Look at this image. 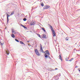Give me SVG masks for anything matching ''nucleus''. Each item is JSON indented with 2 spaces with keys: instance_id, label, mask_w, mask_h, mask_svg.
<instances>
[{
  "instance_id": "obj_2",
  "label": "nucleus",
  "mask_w": 80,
  "mask_h": 80,
  "mask_svg": "<svg viewBox=\"0 0 80 80\" xmlns=\"http://www.w3.org/2000/svg\"><path fill=\"white\" fill-rule=\"evenodd\" d=\"M49 26H50V28H51V30L52 33L53 37H55L56 36V34H55V31L54 30H53V27H52V26L50 25H49Z\"/></svg>"
},
{
  "instance_id": "obj_29",
  "label": "nucleus",
  "mask_w": 80,
  "mask_h": 80,
  "mask_svg": "<svg viewBox=\"0 0 80 80\" xmlns=\"http://www.w3.org/2000/svg\"><path fill=\"white\" fill-rule=\"evenodd\" d=\"M44 53H45V52H44Z\"/></svg>"
},
{
  "instance_id": "obj_12",
  "label": "nucleus",
  "mask_w": 80,
  "mask_h": 80,
  "mask_svg": "<svg viewBox=\"0 0 80 80\" xmlns=\"http://www.w3.org/2000/svg\"><path fill=\"white\" fill-rule=\"evenodd\" d=\"M11 37L12 38H15V35L13 33L11 34Z\"/></svg>"
},
{
  "instance_id": "obj_28",
  "label": "nucleus",
  "mask_w": 80,
  "mask_h": 80,
  "mask_svg": "<svg viewBox=\"0 0 80 80\" xmlns=\"http://www.w3.org/2000/svg\"><path fill=\"white\" fill-rule=\"evenodd\" d=\"M79 72H80V69H79Z\"/></svg>"
},
{
  "instance_id": "obj_15",
  "label": "nucleus",
  "mask_w": 80,
  "mask_h": 80,
  "mask_svg": "<svg viewBox=\"0 0 80 80\" xmlns=\"http://www.w3.org/2000/svg\"><path fill=\"white\" fill-rule=\"evenodd\" d=\"M68 59H69V58H66V61H68Z\"/></svg>"
},
{
  "instance_id": "obj_11",
  "label": "nucleus",
  "mask_w": 80,
  "mask_h": 80,
  "mask_svg": "<svg viewBox=\"0 0 80 80\" xmlns=\"http://www.w3.org/2000/svg\"><path fill=\"white\" fill-rule=\"evenodd\" d=\"M20 43H21V44H22V45H25V43H23V42L22 41H20Z\"/></svg>"
},
{
  "instance_id": "obj_19",
  "label": "nucleus",
  "mask_w": 80,
  "mask_h": 80,
  "mask_svg": "<svg viewBox=\"0 0 80 80\" xmlns=\"http://www.w3.org/2000/svg\"><path fill=\"white\" fill-rule=\"evenodd\" d=\"M65 39L66 41H68V38H66Z\"/></svg>"
},
{
  "instance_id": "obj_21",
  "label": "nucleus",
  "mask_w": 80,
  "mask_h": 80,
  "mask_svg": "<svg viewBox=\"0 0 80 80\" xmlns=\"http://www.w3.org/2000/svg\"><path fill=\"white\" fill-rule=\"evenodd\" d=\"M40 48H42V44H40Z\"/></svg>"
},
{
  "instance_id": "obj_25",
  "label": "nucleus",
  "mask_w": 80,
  "mask_h": 80,
  "mask_svg": "<svg viewBox=\"0 0 80 80\" xmlns=\"http://www.w3.org/2000/svg\"><path fill=\"white\" fill-rule=\"evenodd\" d=\"M23 20H24V21H26V20H27V19H26V18H24L23 19Z\"/></svg>"
},
{
  "instance_id": "obj_8",
  "label": "nucleus",
  "mask_w": 80,
  "mask_h": 80,
  "mask_svg": "<svg viewBox=\"0 0 80 80\" xmlns=\"http://www.w3.org/2000/svg\"><path fill=\"white\" fill-rule=\"evenodd\" d=\"M6 53L7 54V55H9V51H8V50H7L6 51Z\"/></svg>"
},
{
  "instance_id": "obj_18",
  "label": "nucleus",
  "mask_w": 80,
  "mask_h": 80,
  "mask_svg": "<svg viewBox=\"0 0 80 80\" xmlns=\"http://www.w3.org/2000/svg\"><path fill=\"white\" fill-rule=\"evenodd\" d=\"M14 13V11H13L11 14V15H13Z\"/></svg>"
},
{
  "instance_id": "obj_5",
  "label": "nucleus",
  "mask_w": 80,
  "mask_h": 80,
  "mask_svg": "<svg viewBox=\"0 0 80 80\" xmlns=\"http://www.w3.org/2000/svg\"><path fill=\"white\" fill-rule=\"evenodd\" d=\"M50 7L48 5H46L44 6V8H43V9H47V8H49Z\"/></svg>"
},
{
  "instance_id": "obj_6",
  "label": "nucleus",
  "mask_w": 80,
  "mask_h": 80,
  "mask_svg": "<svg viewBox=\"0 0 80 80\" xmlns=\"http://www.w3.org/2000/svg\"><path fill=\"white\" fill-rule=\"evenodd\" d=\"M7 22H8V17H10V16L8 15V13H7Z\"/></svg>"
},
{
  "instance_id": "obj_22",
  "label": "nucleus",
  "mask_w": 80,
  "mask_h": 80,
  "mask_svg": "<svg viewBox=\"0 0 80 80\" xmlns=\"http://www.w3.org/2000/svg\"><path fill=\"white\" fill-rule=\"evenodd\" d=\"M41 6H42V7H43V6H44V4H43V3H42L41 4Z\"/></svg>"
},
{
  "instance_id": "obj_9",
  "label": "nucleus",
  "mask_w": 80,
  "mask_h": 80,
  "mask_svg": "<svg viewBox=\"0 0 80 80\" xmlns=\"http://www.w3.org/2000/svg\"><path fill=\"white\" fill-rule=\"evenodd\" d=\"M40 51L41 52H42V53H43V48H40Z\"/></svg>"
},
{
  "instance_id": "obj_27",
  "label": "nucleus",
  "mask_w": 80,
  "mask_h": 80,
  "mask_svg": "<svg viewBox=\"0 0 80 80\" xmlns=\"http://www.w3.org/2000/svg\"><path fill=\"white\" fill-rule=\"evenodd\" d=\"M28 42H29V41H28Z\"/></svg>"
},
{
  "instance_id": "obj_16",
  "label": "nucleus",
  "mask_w": 80,
  "mask_h": 80,
  "mask_svg": "<svg viewBox=\"0 0 80 80\" xmlns=\"http://www.w3.org/2000/svg\"><path fill=\"white\" fill-rule=\"evenodd\" d=\"M73 60V58H72L70 60H69V61L70 62H72Z\"/></svg>"
},
{
  "instance_id": "obj_24",
  "label": "nucleus",
  "mask_w": 80,
  "mask_h": 80,
  "mask_svg": "<svg viewBox=\"0 0 80 80\" xmlns=\"http://www.w3.org/2000/svg\"><path fill=\"white\" fill-rule=\"evenodd\" d=\"M38 37H41V36H40V35L39 34H38Z\"/></svg>"
},
{
  "instance_id": "obj_10",
  "label": "nucleus",
  "mask_w": 80,
  "mask_h": 80,
  "mask_svg": "<svg viewBox=\"0 0 80 80\" xmlns=\"http://www.w3.org/2000/svg\"><path fill=\"white\" fill-rule=\"evenodd\" d=\"M42 30H43V32H46V31H45V29H44V28H42Z\"/></svg>"
},
{
  "instance_id": "obj_20",
  "label": "nucleus",
  "mask_w": 80,
  "mask_h": 80,
  "mask_svg": "<svg viewBox=\"0 0 80 80\" xmlns=\"http://www.w3.org/2000/svg\"><path fill=\"white\" fill-rule=\"evenodd\" d=\"M15 40L17 42H19V41H18V40L17 39H15Z\"/></svg>"
},
{
  "instance_id": "obj_17",
  "label": "nucleus",
  "mask_w": 80,
  "mask_h": 80,
  "mask_svg": "<svg viewBox=\"0 0 80 80\" xmlns=\"http://www.w3.org/2000/svg\"><path fill=\"white\" fill-rule=\"evenodd\" d=\"M12 33H14L15 32V31L13 29L12 30Z\"/></svg>"
},
{
  "instance_id": "obj_3",
  "label": "nucleus",
  "mask_w": 80,
  "mask_h": 80,
  "mask_svg": "<svg viewBox=\"0 0 80 80\" xmlns=\"http://www.w3.org/2000/svg\"><path fill=\"white\" fill-rule=\"evenodd\" d=\"M35 52L37 55H38V56H40V53H39V52H38V51L37 49H35Z\"/></svg>"
},
{
  "instance_id": "obj_23",
  "label": "nucleus",
  "mask_w": 80,
  "mask_h": 80,
  "mask_svg": "<svg viewBox=\"0 0 80 80\" xmlns=\"http://www.w3.org/2000/svg\"><path fill=\"white\" fill-rule=\"evenodd\" d=\"M4 43L3 42H2H2H1V45H3Z\"/></svg>"
},
{
  "instance_id": "obj_14",
  "label": "nucleus",
  "mask_w": 80,
  "mask_h": 80,
  "mask_svg": "<svg viewBox=\"0 0 80 80\" xmlns=\"http://www.w3.org/2000/svg\"><path fill=\"white\" fill-rule=\"evenodd\" d=\"M21 25L22 27H23V28H26V27H25V26H24L23 25H22V24H21Z\"/></svg>"
},
{
  "instance_id": "obj_26",
  "label": "nucleus",
  "mask_w": 80,
  "mask_h": 80,
  "mask_svg": "<svg viewBox=\"0 0 80 80\" xmlns=\"http://www.w3.org/2000/svg\"><path fill=\"white\" fill-rule=\"evenodd\" d=\"M55 70H58V68H55Z\"/></svg>"
},
{
  "instance_id": "obj_7",
  "label": "nucleus",
  "mask_w": 80,
  "mask_h": 80,
  "mask_svg": "<svg viewBox=\"0 0 80 80\" xmlns=\"http://www.w3.org/2000/svg\"><path fill=\"white\" fill-rule=\"evenodd\" d=\"M42 37L43 38H47V37H46V35L45 34L42 35Z\"/></svg>"
},
{
  "instance_id": "obj_4",
  "label": "nucleus",
  "mask_w": 80,
  "mask_h": 80,
  "mask_svg": "<svg viewBox=\"0 0 80 80\" xmlns=\"http://www.w3.org/2000/svg\"><path fill=\"white\" fill-rule=\"evenodd\" d=\"M36 22L35 21H31V22L30 23V25L32 26V25H33L35 24Z\"/></svg>"
},
{
  "instance_id": "obj_13",
  "label": "nucleus",
  "mask_w": 80,
  "mask_h": 80,
  "mask_svg": "<svg viewBox=\"0 0 80 80\" xmlns=\"http://www.w3.org/2000/svg\"><path fill=\"white\" fill-rule=\"evenodd\" d=\"M59 58L61 60H62V57H61V55H60L59 56Z\"/></svg>"
},
{
  "instance_id": "obj_1",
  "label": "nucleus",
  "mask_w": 80,
  "mask_h": 80,
  "mask_svg": "<svg viewBox=\"0 0 80 80\" xmlns=\"http://www.w3.org/2000/svg\"><path fill=\"white\" fill-rule=\"evenodd\" d=\"M46 53H45V54L44 55V56L45 57V58H50V56L48 55H50V53H49V52L48 51V50H47L45 51ZM47 54L48 55H47Z\"/></svg>"
}]
</instances>
